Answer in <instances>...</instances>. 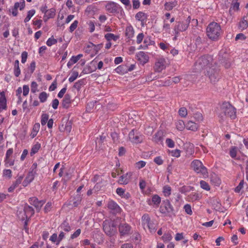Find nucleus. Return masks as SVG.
I'll return each mask as SVG.
<instances>
[{"label":"nucleus","instance_id":"f257e3e1","mask_svg":"<svg viewBox=\"0 0 248 248\" xmlns=\"http://www.w3.org/2000/svg\"><path fill=\"white\" fill-rule=\"evenodd\" d=\"M216 62L214 61L213 57L210 55H203L200 57L195 64V69L197 71L205 70L207 71L210 68L214 67L216 65Z\"/></svg>","mask_w":248,"mask_h":248},{"label":"nucleus","instance_id":"f03ea898","mask_svg":"<svg viewBox=\"0 0 248 248\" xmlns=\"http://www.w3.org/2000/svg\"><path fill=\"white\" fill-rule=\"evenodd\" d=\"M222 33L220 25L215 22L210 23L206 28V34L211 40L217 41Z\"/></svg>","mask_w":248,"mask_h":248},{"label":"nucleus","instance_id":"7ed1b4c3","mask_svg":"<svg viewBox=\"0 0 248 248\" xmlns=\"http://www.w3.org/2000/svg\"><path fill=\"white\" fill-rule=\"evenodd\" d=\"M191 167L197 173L202 175L203 177L208 176L207 169L200 160H194L191 163Z\"/></svg>","mask_w":248,"mask_h":248},{"label":"nucleus","instance_id":"20e7f679","mask_svg":"<svg viewBox=\"0 0 248 248\" xmlns=\"http://www.w3.org/2000/svg\"><path fill=\"white\" fill-rule=\"evenodd\" d=\"M160 212L166 216L175 215L174 208L169 200L163 201L159 208Z\"/></svg>","mask_w":248,"mask_h":248},{"label":"nucleus","instance_id":"39448f33","mask_svg":"<svg viewBox=\"0 0 248 248\" xmlns=\"http://www.w3.org/2000/svg\"><path fill=\"white\" fill-rule=\"evenodd\" d=\"M221 110L226 116H227L231 119H234L236 117V108L228 102L222 104Z\"/></svg>","mask_w":248,"mask_h":248},{"label":"nucleus","instance_id":"423d86ee","mask_svg":"<svg viewBox=\"0 0 248 248\" xmlns=\"http://www.w3.org/2000/svg\"><path fill=\"white\" fill-rule=\"evenodd\" d=\"M103 230L107 235L112 236L116 232V225L112 221L105 220L103 222Z\"/></svg>","mask_w":248,"mask_h":248},{"label":"nucleus","instance_id":"0eeeda50","mask_svg":"<svg viewBox=\"0 0 248 248\" xmlns=\"http://www.w3.org/2000/svg\"><path fill=\"white\" fill-rule=\"evenodd\" d=\"M191 17L190 16L184 21L177 22L174 28V31L176 35H178L180 32L184 31L188 28L190 22Z\"/></svg>","mask_w":248,"mask_h":248},{"label":"nucleus","instance_id":"6e6552de","mask_svg":"<svg viewBox=\"0 0 248 248\" xmlns=\"http://www.w3.org/2000/svg\"><path fill=\"white\" fill-rule=\"evenodd\" d=\"M205 75L208 77L212 83H215L217 81L220 77L218 70L216 68V65L214 67L210 68L209 69L207 70Z\"/></svg>","mask_w":248,"mask_h":248},{"label":"nucleus","instance_id":"1a4fd4ad","mask_svg":"<svg viewBox=\"0 0 248 248\" xmlns=\"http://www.w3.org/2000/svg\"><path fill=\"white\" fill-rule=\"evenodd\" d=\"M118 228L119 232L121 236L128 235L130 233L131 228L126 223H121Z\"/></svg>","mask_w":248,"mask_h":248},{"label":"nucleus","instance_id":"9d476101","mask_svg":"<svg viewBox=\"0 0 248 248\" xmlns=\"http://www.w3.org/2000/svg\"><path fill=\"white\" fill-rule=\"evenodd\" d=\"M119 8V5L113 1H109L106 5V10L112 14L118 12Z\"/></svg>","mask_w":248,"mask_h":248},{"label":"nucleus","instance_id":"9b49d317","mask_svg":"<svg viewBox=\"0 0 248 248\" xmlns=\"http://www.w3.org/2000/svg\"><path fill=\"white\" fill-rule=\"evenodd\" d=\"M137 59L140 63L144 65L149 61L148 55L143 51L139 52L137 55Z\"/></svg>","mask_w":248,"mask_h":248},{"label":"nucleus","instance_id":"f8f14e48","mask_svg":"<svg viewBox=\"0 0 248 248\" xmlns=\"http://www.w3.org/2000/svg\"><path fill=\"white\" fill-rule=\"evenodd\" d=\"M129 140L135 143H140L142 139L141 136L139 135L137 133H135L134 130H131L129 133Z\"/></svg>","mask_w":248,"mask_h":248},{"label":"nucleus","instance_id":"ddd939ff","mask_svg":"<svg viewBox=\"0 0 248 248\" xmlns=\"http://www.w3.org/2000/svg\"><path fill=\"white\" fill-rule=\"evenodd\" d=\"M108 207L113 214H116L120 212L121 208L114 201H109L108 204Z\"/></svg>","mask_w":248,"mask_h":248},{"label":"nucleus","instance_id":"4468645a","mask_svg":"<svg viewBox=\"0 0 248 248\" xmlns=\"http://www.w3.org/2000/svg\"><path fill=\"white\" fill-rule=\"evenodd\" d=\"M29 202L31 204L34 206L37 209H40L44 203V202L38 201V199L35 197L30 198Z\"/></svg>","mask_w":248,"mask_h":248},{"label":"nucleus","instance_id":"2eb2a0df","mask_svg":"<svg viewBox=\"0 0 248 248\" xmlns=\"http://www.w3.org/2000/svg\"><path fill=\"white\" fill-rule=\"evenodd\" d=\"M164 59H161L155 63L154 69L155 71L160 72L165 68Z\"/></svg>","mask_w":248,"mask_h":248},{"label":"nucleus","instance_id":"dca6fc26","mask_svg":"<svg viewBox=\"0 0 248 248\" xmlns=\"http://www.w3.org/2000/svg\"><path fill=\"white\" fill-rule=\"evenodd\" d=\"M132 176L131 172H127L125 174L121 176L118 180V183L121 185H126L127 184L130 179Z\"/></svg>","mask_w":248,"mask_h":248},{"label":"nucleus","instance_id":"f3484780","mask_svg":"<svg viewBox=\"0 0 248 248\" xmlns=\"http://www.w3.org/2000/svg\"><path fill=\"white\" fill-rule=\"evenodd\" d=\"M81 200V196L80 195L78 194L76 196L73 197L71 200H70V205L74 207H78L79 204H80Z\"/></svg>","mask_w":248,"mask_h":248},{"label":"nucleus","instance_id":"a211bd4d","mask_svg":"<svg viewBox=\"0 0 248 248\" xmlns=\"http://www.w3.org/2000/svg\"><path fill=\"white\" fill-rule=\"evenodd\" d=\"M71 96L69 94H66L62 101V105L63 108H68L71 103Z\"/></svg>","mask_w":248,"mask_h":248},{"label":"nucleus","instance_id":"6ab92c4d","mask_svg":"<svg viewBox=\"0 0 248 248\" xmlns=\"http://www.w3.org/2000/svg\"><path fill=\"white\" fill-rule=\"evenodd\" d=\"M7 108L6 99L4 92L0 93V113Z\"/></svg>","mask_w":248,"mask_h":248},{"label":"nucleus","instance_id":"aec40b11","mask_svg":"<svg viewBox=\"0 0 248 248\" xmlns=\"http://www.w3.org/2000/svg\"><path fill=\"white\" fill-rule=\"evenodd\" d=\"M23 209L24 210V214H26V217H28V219L34 214L33 208L28 204L25 205Z\"/></svg>","mask_w":248,"mask_h":248},{"label":"nucleus","instance_id":"412c9836","mask_svg":"<svg viewBox=\"0 0 248 248\" xmlns=\"http://www.w3.org/2000/svg\"><path fill=\"white\" fill-rule=\"evenodd\" d=\"M55 15V10L51 8L48 10L45 14L43 19L45 22H46L48 19L53 18Z\"/></svg>","mask_w":248,"mask_h":248},{"label":"nucleus","instance_id":"4be33fe9","mask_svg":"<svg viewBox=\"0 0 248 248\" xmlns=\"http://www.w3.org/2000/svg\"><path fill=\"white\" fill-rule=\"evenodd\" d=\"M199 127V125L198 124L192 121H189L186 125V127L187 129L194 131H196L198 129Z\"/></svg>","mask_w":248,"mask_h":248},{"label":"nucleus","instance_id":"5701e85b","mask_svg":"<svg viewBox=\"0 0 248 248\" xmlns=\"http://www.w3.org/2000/svg\"><path fill=\"white\" fill-rule=\"evenodd\" d=\"M23 179V176H20L16 180L15 182L13 183V184L9 187L8 191L9 192H12L14 189L20 184H21L22 180Z\"/></svg>","mask_w":248,"mask_h":248},{"label":"nucleus","instance_id":"b1692460","mask_svg":"<svg viewBox=\"0 0 248 248\" xmlns=\"http://www.w3.org/2000/svg\"><path fill=\"white\" fill-rule=\"evenodd\" d=\"M163 133L162 131H157L153 136L154 141L156 143L162 142L163 139Z\"/></svg>","mask_w":248,"mask_h":248},{"label":"nucleus","instance_id":"393cba45","mask_svg":"<svg viewBox=\"0 0 248 248\" xmlns=\"http://www.w3.org/2000/svg\"><path fill=\"white\" fill-rule=\"evenodd\" d=\"M177 4L178 2L176 0L167 2L164 4V8L166 10L170 11L176 7Z\"/></svg>","mask_w":248,"mask_h":248},{"label":"nucleus","instance_id":"a878e982","mask_svg":"<svg viewBox=\"0 0 248 248\" xmlns=\"http://www.w3.org/2000/svg\"><path fill=\"white\" fill-rule=\"evenodd\" d=\"M210 182L215 186H218L221 183V181L217 175L214 173L210 175Z\"/></svg>","mask_w":248,"mask_h":248},{"label":"nucleus","instance_id":"bb28decb","mask_svg":"<svg viewBox=\"0 0 248 248\" xmlns=\"http://www.w3.org/2000/svg\"><path fill=\"white\" fill-rule=\"evenodd\" d=\"M125 34L129 39H131L134 36V30L132 26L130 25L126 28Z\"/></svg>","mask_w":248,"mask_h":248},{"label":"nucleus","instance_id":"cd10ccee","mask_svg":"<svg viewBox=\"0 0 248 248\" xmlns=\"http://www.w3.org/2000/svg\"><path fill=\"white\" fill-rule=\"evenodd\" d=\"M14 75L16 77H19L20 75L21 71L19 68V62L18 60H16L14 63Z\"/></svg>","mask_w":248,"mask_h":248},{"label":"nucleus","instance_id":"c85d7f7f","mask_svg":"<svg viewBox=\"0 0 248 248\" xmlns=\"http://www.w3.org/2000/svg\"><path fill=\"white\" fill-rule=\"evenodd\" d=\"M60 227L62 230L66 232H69L71 230V228L66 220H64L60 226Z\"/></svg>","mask_w":248,"mask_h":248},{"label":"nucleus","instance_id":"c756f323","mask_svg":"<svg viewBox=\"0 0 248 248\" xmlns=\"http://www.w3.org/2000/svg\"><path fill=\"white\" fill-rule=\"evenodd\" d=\"M40 124L39 123H35L33 127L32 131L31 134V136L32 138H34L38 133L40 129Z\"/></svg>","mask_w":248,"mask_h":248},{"label":"nucleus","instance_id":"7c9ffc66","mask_svg":"<svg viewBox=\"0 0 248 248\" xmlns=\"http://www.w3.org/2000/svg\"><path fill=\"white\" fill-rule=\"evenodd\" d=\"M142 224L143 227L145 229V226L149 224L151 221V218L148 214H144L142 216L141 218Z\"/></svg>","mask_w":248,"mask_h":248},{"label":"nucleus","instance_id":"2f4dec72","mask_svg":"<svg viewBox=\"0 0 248 248\" xmlns=\"http://www.w3.org/2000/svg\"><path fill=\"white\" fill-rule=\"evenodd\" d=\"M105 37L108 41L110 42L111 40L116 41L118 38L119 36L114 35L113 33H108L105 34Z\"/></svg>","mask_w":248,"mask_h":248},{"label":"nucleus","instance_id":"473e14b6","mask_svg":"<svg viewBox=\"0 0 248 248\" xmlns=\"http://www.w3.org/2000/svg\"><path fill=\"white\" fill-rule=\"evenodd\" d=\"M135 18L139 21H144L146 19V16L145 13L142 12H139L136 14Z\"/></svg>","mask_w":248,"mask_h":248},{"label":"nucleus","instance_id":"72a5a7b5","mask_svg":"<svg viewBox=\"0 0 248 248\" xmlns=\"http://www.w3.org/2000/svg\"><path fill=\"white\" fill-rule=\"evenodd\" d=\"M171 188L168 185H166L163 187V193L165 197H168L171 194Z\"/></svg>","mask_w":248,"mask_h":248},{"label":"nucleus","instance_id":"f704fd0d","mask_svg":"<svg viewBox=\"0 0 248 248\" xmlns=\"http://www.w3.org/2000/svg\"><path fill=\"white\" fill-rule=\"evenodd\" d=\"M144 46H142V48L145 49L148 47V46L153 45L154 42L152 41L149 37H146L144 40Z\"/></svg>","mask_w":248,"mask_h":248},{"label":"nucleus","instance_id":"c9c22d12","mask_svg":"<svg viewBox=\"0 0 248 248\" xmlns=\"http://www.w3.org/2000/svg\"><path fill=\"white\" fill-rule=\"evenodd\" d=\"M186 124H185L183 120H179L176 123V127L177 129L180 131H182L184 129Z\"/></svg>","mask_w":248,"mask_h":248},{"label":"nucleus","instance_id":"e433bc0d","mask_svg":"<svg viewBox=\"0 0 248 248\" xmlns=\"http://www.w3.org/2000/svg\"><path fill=\"white\" fill-rule=\"evenodd\" d=\"M48 94L45 92H42L39 95V98L40 101L41 103H44L46 102L47 99Z\"/></svg>","mask_w":248,"mask_h":248},{"label":"nucleus","instance_id":"4c0bfd02","mask_svg":"<svg viewBox=\"0 0 248 248\" xmlns=\"http://www.w3.org/2000/svg\"><path fill=\"white\" fill-rule=\"evenodd\" d=\"M200 186L203 189L206 191H209L210 190V186L209 184L203 180H201L200 182Z\"/></svg>","mask_w":248,"mask_h":248},{"label":"nucleus","instance_id":"58836bf2","mask_svg":"<svg viewBox=\"0 0 248 248\" xmlns=\"http://www.w3.org/2000/svg\"><path fill=\"white\" fill-rule=\"evenodd\" d=\"M25 0H20L19 2H16L14 5L16 9L19 8L20 10H22L25 7Z\"/></svg>","mask_w":248,"mask_h":248},{"label":"nucleus","instance_id":"ea45409f","mask_svg":"<svg viewBox=\"0 0 248 248\" xmlns=\"http://www.w3.org/2000/svg\"><path fill=\"white\" fill-rule=\"evenodd\" d=\"M40 148H41V144H40V143H39L38 142L36 143L32 146V147L31 148V155L35 154V153H36L38 151V150H39V149Z\"/></svg>","mask_w":248,"mask_h":248},{"label":"nucleus","instance_id":"a19ab883","mask_svg":"<svg viewBox=\"0 0 248 248\" xmlns=\"http://www.w3.org/2000/svg\"><path fill=\"white\" fill-rule=\"evenodd\" d=\"M35 11L34 9H32L28 11V15L24 19V22L27 23V22L29 21L31 17L33 16L35 14Z\"/></svg>","mask_w":248,"mask_h":248},{"label":"nucleus","instance_id":"79ce46f5","mask_svg":"<svg viewBox=\"0 0 248 248\" xmlns=\"http://www.w3.org/2000/svg\"><path fill=\"white\" fill-rule=\"evenodd\" d=\"M152 201L154 204L158 205L161 202V198L157 195H154L152 197Z\"/></svg>","mask_w":248,"mask_h":248},{"label":"nucleus","instance_id":"37998d69","mask_svg":"<svg viewBox=\"0 0 248 248\" xmlns=\"http://www.w3.org/2000/svg\"><path fill=\"white\" fill-rule=\"evenodd\" d=\"M237 153V147L236 146H232L230 150V155L231 157L234 158L236 156Z\"/></svg>","mask_w":248,"mask_h":248},{"label":"nucleus","instance_id":"c03bdc74","mask_svg":"<svg viewBox=\"0 0 248 248\" xmlns=\"http://www.w3.org/2000/svg\"><path fill=\"white\" fill-rule=\"evenodd\" d=\"M49 116L46 113H43L41 116V123L42 125H45L48 120Z\"/></svg>","mask_w":248,"mask_h":248},{"label":"nucleus","instance_id":"a18cd8bd","mask_svg":"<svg viewBox=\"0 0 248 248\" xmlns=\"http://www.w3.org/2000/svg\"><path fill=\"white\" fill-rule=\"evenodd\" d=\"M35 173H36V172L33 171V170H32L31 171H30L29 172L28 175L26 177V180L29 181V182L31 183L33 180V179L34 178V175H35Z\"/></svg>","mask_w":248,"mask_h":248},{"label":"nucleus","instance_id":"49530a36","mask_svg":"<svg viewBox=\"0 0 248 248\" xmlns=\"http://www.w3.org/2000/svg\"><path fill=\"white\" fill-rule=\"evenodd\" d=\"M24 209L22 210H18L17 211V215L19 217V218L21 219L22 220H25V219L28 218L27 217H26V214H24Z\"/></svg>","mask_w":248,"mask_h":248},{"label":"nucleus","instance_id":"de8ad7c7","mask_svg":"<svg viewBox=\"0 0 248 248\" xmlns=\"http://www.w3.org/2000/svg\"><path fill=\"white\" fill-rule=\"evenodd\" d=\"M146 227L151 232H155L156 229L155 224L152 221L145 226V228Z\"/></svg>","mask_w":248,"mask_h":248},{"label":"nucleus","instance_id":"09e8293b","mask_svg":"<svg viewBox=\"0 0 248 248\" xmlns=\"http://www.w3.org/2000/svg\"><path fill=\"white\" fill-rule=\"evenodd\" d=\"M239 27L243 30L246 29L248 27V22L244 18L239 23Z\"/></svg>","mask_w":248,"mask_h":248},{"label":"nucleus","instance_id":"8fccbe9b","mask_svg":"<svg viewBox=\"0 0 248 248\" xmlns=\"http://www.w3.org/2000/svg\"><path fill=\"white\" fill-rule=\"evenodd\" d=\"M78 76V73L77 71H73L71 76L68 79L70 82H72L75 80Z\"/></svg>","mask_w":248,"mask_h":248},{"label":"nucleus","instance_id":"3c124183","mask_svg":"<svg viewBox=\"0 0 248 248\" xmlns=\"http://www.w3.org/2000/svg\"><path fill=\"white\" fill-rule=\"evenodd\" d=\"M3 176L8 179L12 177V171L10 169H5L3 171Z\"/></svg>","mask_w":248,"mask_h":248},{"label":"nucleus","instance_id":"603ef678","mask_svg":"<svg viewBox=\"0 0 248 248\" xmlns=\"http://www.w3.org/2000/svg\"><path fill=\"white\" fill-rule=\"evenodd\" d=\"M179 114L182 117H186L187 114L186 108L185 107L181 108L179 110Z\"/></svg>","mask_w":248,"mask_h":248},{"label":"nucleus","instance_id":"864d4df0","mask_svg":"<svg viewBox=\"0 0 248 248\" xmlns=\"http://www.w3.org/2000/svg\"><path fill=\"white\" fill-rule=\"evenodd\" d=\"M38 87V84L35 81H32L31 83V92L33 93H35L38 91L37 88Z\"/></svg>","mask_w":248,"mask_h":248},{"label":"nucleus","instance_id":"5fc2aeb1","mask_svg":"<svg viewBox=\"0 0 248 248\" xmlns=\"http://www.w3.org/2000/svg\"><path fill=\"white\" fill-rule=\"evenodd\" d=\"M239 3L237 2V1H235L234 2H232V6L231 7H230V11H231V10H233V11H238L239 10Z\"/></svg>","mask_w":248,"mask_h":248},{"label":"nucleus","instance_id":"6e6d98bb","mask_svg":"<svg viewBox=\"0 0 248 248\" xmlns=\"http://www.w3.org/2000/svg\"><path fill=\"white\" fill-rule=\"evenodd\" d=\"M57 43V40L56 39H54V38L50 37L47 40L46 44L48 46H50L56 44Z\"/></svg>","mask_w":248,"mask_h":248},{"label":"nucleus","instance_id":"4d7b16f0","mask_svg":"<svg viewBox=\"0 0 248 248\" xmlns=\"http://www.w3.org/2000/svg\"><path fill=\"white\" fill-rule=\"evenodd\" d=\"M78 20H75L69 27V31L72 32L78 27Z\"/></svg>","mask_w":248,"mask_h":248},{"label":"nucleus","instance_id":"13d9d810","mask_svg":"<svg viewBox=\"0 0 248 248\" xmlns=\"http://www.w3.org/2000/svg\"><path fill=\"white\" fill-rule=\"evenodd\" d=\"M184 209H185V212L188 215H191L192 214V211L191 210V207L190 204H186L184 207Z\"/></svg>","mask_w":248,"mask_h":248},{"label":"nucleus","instance_id":"bf43d9fd","mask_svg":"<svg viewBox=\"0 0 248 248\" xmlns=\"http://www.w3.org/2000/svg\"><path fill=\"white\" fill-rule=\"evenodd\" d=\"M146 165V162L144 161H140L139 162H137L136 164V167L138 169H140L142 168H143Z\"/></svg>","mask_w":248,"mask_h":248},{"label":"nucleus","instance_id":"052dcab7","mask_svg":"<svg viewBox=\"0 0 248 248\" xmlns=\"http://www.w3.org/2000/svg\"><path fill=\"white\" fill-rule=\"evenodd\" d=\"M144 36L143 33H140L137 35L136 42L138 44H140L142 42L144 38Z\"/></svg>","mask_w":248,"mask_h":248},{"label":"nucleus","instance_id":"680f3d73","mask_svg":"<svg viewBox=\"0 0 248 248\" xmlns=\"http://www.w3.org/2000/svg\"><path fill=\"white\" fill-rule=\"evenodd\" d=\"M124 66L120 65L115 69V71L117 73L123 74L125 72V69H124Z\"/></svg>","mask_w":248,"mask_h":248},{"label":"nucleus","instance_id":"e2e57ef3","mask_svg":"<svg viewBox=\"0 0 248 248\" xmlns=\"http://www.w3.org/2000/svg\"><path fill=\"white\" fill-rule=\"evenodd\" d=\"M29 91L30 89L28 85H24L23 86V95L24 96H27L29 94Z\"/></svg>","mask_w":248,"mask_h":248},{"label":"nucleus","instance_id":"0e129e2a","mask_svg":"<svg viewBox=\"0 0 248 248\" xmlns=\"http://www.w3.org/2000/svg\"><path fill=\"white\" fill-rule=\"evenodd\" d=\"M189 198L192 201H197L199 199V194L197 193H192L189 195Z\"/></svg>","mask_w":248,"mask_h":248},{"label":"nucleus","instance_id":"69168bd1","mask_svg":"<svg viewBox=\"0 0 248 248\" xmlns=\"http://www.w3.org/2000/svg\"><path fill=\"white\" fill-rule=\"evenodd\" d=\"M120 1L125 6L126 8L130 9L131 4L130 0H120Z\"/></svg>","mask_w":248,"mask_h":248},{"label":"nucleus","instance_id":"338daca9","mask_svg":"<svg viewBox=\"0 0 248 248\" xmlns=\"http://www.w3.org/2000/svg\"><path fill=\"white\" fill-rule=\"evenodd\" d=\"M166 143L167 146L170 148H173L174 146V141L170 139H167Z\"/></svg>","mask_w":248,"mask_h":248},{"label":"nucleus","instance_id":"774afa93","mask_svg":"<svg viewBox=\"0 0 248 248\" xmlns=\"http://www.w3.org/2000/svg\"><path fill=\"white\" fill-rule=\"evenodd\" d=\"M52 207V203L51 202H48L45 205L44 208V211L45 213H48L49 212Z\"/></svg>","mask_w":248,"mask_h":248}]
</instances>
